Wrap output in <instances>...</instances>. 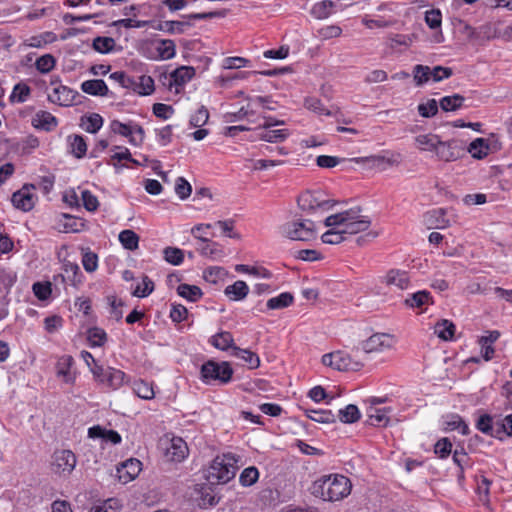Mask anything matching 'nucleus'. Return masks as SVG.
I'll use <instances>...</instances> for the list:
<instances>
[{"label":"nucleus","mask_w":512,"mask_h":512,"mask_svg":"<svg viewBox=\"0 0 512 512\" xmlns=\"http://www.w3.org/2000/svg\"><path fill=\"white\" fill-rule=\"evenodd\" d=\"M352 484L344 475L331 474L315 480L309 488L310 493L324 501H338L347 497Z\"/></svg>","instance_id":"1"},{"label":"nucleus","mask_w":512,"mask_h":512,"mask_svg":"<svg viewBox=\"0 0 512 512\" xmlns=\"http://www.w3.org/2000/svg\"><path fill=\"white\" fill-rule=\"evenodd\" d=\"M361 208H352L337 214L328 216L324 224L325 226L342 227L345 235H355L367 231L371 225V219L368 216L360 214Z\"/></svg>","instance_id":"2"},{"label":"nucleus","mask_w":512,"mask_h":512,"mask_svg":"<svg viewBox=\"0 0 512 512\" xmlns=\"http://www.w3.org/2000/svg\"><path fill=\"white\" fill-rule=\"evenodd\" d=\"M239 457L233 453L216 456L207 470V480L212 485L225 484L235 477Z\"/></svg>","instance_id":"3"},{"label":"nucleus","mask_w":512,"mask_h":512,"mask_svg":"<svg viewBox=\"0 0 512 512\" xmlns=\"http://www.w3.org/2000/svg\"><path fill=\"white\" fill-rule=\"evenodd\" d=\"M281 234L291 240L310 241L316 237L315 223L308 219H295L280 227Z\"/></svg>","instance_id":"4"},{"label":"nucleus","mask_w":512,"mask_h":512,"mask_svg":"<svg viewBox=\"0 0 512 512\" xmlns=\"http://www.w3.org/2000/svg\"><path fill=\"white\" fill-rule=\"evenodd\" d=\"M200 374L201 380L205 384H212L213 382L227 384L232 378L233 369L226 361L218 363L209 360L201 366Z\"/></svg>","instance_id":"5"},{"label":"nucleus","mask_w":512,"mask_h":512,"mask_svg":"<svg viewBox=\"0 0 512 512\" xmlns=\"http://www.w3.org/2000/svg\"><path fill=\"white\" fill-rule=\"evenodd\" d=\"M453 74V70L449 67L436 66L432 70L428 66L416 65L413 69L414 80L417 86L426 83L430 78L435 82L449 78Z\"/></svg>","instance_id":"6"},{"label":"nucleus","mask_w":512,"mask_h":512,"mask_svg":"<svg viewBox=\"0 0 512 512\" xmlns=\"http://www.w3.org/2000/svg\"><path fill=\"white\" fill-rule=\"evenodd\" d=\"M394 336L387 333H375L360 343L355 351L362 350L366 354L382 352L393 345Z\"/></svg>","instance_id":"7"},{"label":"nucleus","mask_w":512,"mask_h":512,"mask_svg":"<svg viewBox=\"0 0 512 512\" xmlns=\"http://www.w3.org/2000/svg\"><path fill=\"white\" fill-rule=\"evenodd\" d=\"M435 154L441 161H456L465 154L464 143L458 139H451L448 141H442L440 139Z\"/></svg>","instance_id":"8"},{"label":"nucleus","mask_w":512,"mask_h":512,"mask_svg":"<svg viewBox=\"0 0 512 512\" xmlns=\"http://www.w3.org/2000/svg\"><path fill=\"white\" fill-rule=\"evenodd\" d=\"M297 203L303 211H314L316 209L329 210L336 202L333 200H322L315 193L306 191L298 197Z\"/></svg>","instance_id":"9"},{"label":"nucleus","mask_w":512,"mask_h":512,"mask_svg":"<svg viewBox=\"0 0 512 512\" xmlns=\"http://www.w3.org/2000/svg\"><path fill=\"white\" fill-rule=\"evenodd\" d=\"M30 188H35L33 184H25L20 190L12 194V204L15 208L20 209L24 212H28L33 209L35 205V195L30 192Z\"/></svg>","instance_id":"10"},{"label":"nucleus","mask_w":512,"mask_h":512,"mask_svg":"<svg viewBox=\"0 0 512 512\" xmlns=\"http://www.w3.org/2000/svg\"><path fill=\"white\" fill-rule=\"evenodd\" d=\"M141 465L142 463L138 459L130 458L117 467L116 476L121 483L126 484L138 476L141 471Z\"/></svg>","instance_id":"11"},{"label":"nucleus","mask_w":512,"mask_h":512,"mask_svg":"<svg viewBox=\"0 0 512 512\" xmlns=\"http://www.w3.org/2000/svg\"><path fill=\"white\" fill-rule=\"evenodd\" d=\"M188 451L186 442L182 438L174 437L166 448L165 456L172 462H181L187 457Z\"/></svg>","instance_id":"12"},{"label":"nucleus","mask_w":512,"mask_h":512,"mask_svg":"<svg viewBox=\"0 0 512 512\" xmlns=\"http://www.w3.org/2000/svg\"><path fill=\"white\" fill-rule=\"evenodd\" d=\"M334 359V369L338 371H358L364 366L363 362L342 351L334 352Z\"/></svg>","instance_id":"13"},{"label":"nucleus","mask_w":512,"mask_h":512,"mask_svg":"<svg viewBox=\"0 0 512 512\" xmlns=\"http://www.w3.org/2000/svg\"><path fill=\"white\" fill-rule=\"evenodd\" d=\"M54 465L57 472L70 473L76 465V457L70 450H61L54 454Z\"/></svg>","instance_id":"14"},{"label":"nucleus","mask_w":512,"mask_h":512,"mask_svg":"<svg viewBox=\"0 0 512 512\" xmlns=\"http://www.w3.org/2000/svg\"><path fill=\"white\" fill-rule=\"evenodd\" d=\"M49 101L57 103L61 106H69L73 99V91L64 85H59L54 88L53 93L48 95Z\"/></svg>","instance_id":"15"},{"label":"nucleus","mask_w":512,"mask_h":512,"mask_svg":"<svg viewBox=\"0 0 512 512\" xmlns=\"http://www.w3.org/2000/svg\"><path fill=\"white\" fill-rule=\"evenodd\" d=\"M385 283L389 286H395L404 290L408 288L410 279L406 271L392 269L387 272L385 276Z\"/></svg>","instance_id":"16"},{"label":"nucleus","mask_w":512,"mask_h":512,"mask_svg":"<svg viewBox=\"0 0 512 512\" xmlns=\"http://www.w3.org/2000/svg\"><path fill=\"white\" fill-rule=\"evenodd\" d=\"M74 359L71 355H63L58 358L56 363V373L58 377H63L66 383H73L75 377L70 372Z\"/></svg>","instance_id":"17"},{"label":"nucleus","mask_w":512,"mask_h":512,"mask_svg":"<svg viewBox=\"0 0 512 512\" xmlns=\"http://www.w3.org/2000/svg\"><path fill=\"white\" fill-rule=\"evenodd\" d=\"M125 373L121 370L107 367L104 378L101 379V383L112 389H118L124 384Z\"/></svg>","instance_id":"18"},{"label":"nucleus","mask_w":512,"mask_h":512,"mask_svg":"<svg viewBox=\"0 0 512 512\" xmlns=\"http://www.w3.org/2000/svg\"><path fill=\"white\" fill-rule=\"evenodd\" d=\"M81 90L92 96H107L109 89L102 79H93L84 81L81 84Z\"/></svg>","instance_id":"19"},{"label":"nucleus","mask_w":512,"mask_h":512,"mask_svg":"<svg viewBox=\"0 0 512 512\" xmlns=\"http://www.w3.org/2000/svg\"><path fill=\"white\" fill-rule=\"evenodd\" d=\"M248 293L249 287L242 280H237L232 285H228L224 290V294L232 301H241L246 298Z\"/></svg>","instance_id":"20"},{"label":"nucleus","mask_w":512,"mask_h":512,"mask_svg":"<svg viewBox=\"0 0 512 512\" xmlns=\"http://www.w3.org/2000/svg\"><path fill=\"white\" fill-rule=\"evenodd\" d=\"M195 76V69L191 66H181L175 69L171 74L170 85L183 86Z\"/></svg>","instance_id":"21"},{"label":"nucleus","mask_w":512,"mask_h":512,"mask_svg":"<svg viewBox=\"0 0 512 512\" xmlns=\"http://www.w3.org/2000/svg\"><path fill=\"white\" fill-rule=\"evenodd\" d=\"M231 355L236 358L242 359L249 369H256L260 365V359L258 355L248 349L234 347Z\"/></svg>","instance_id":"22"},{"label":"nucleus","mask_w":512,"mask_h":512,"mask_svg":"<svg viewBox=\"0 0 512 512\" xmlns=\"http://www.w3.org/2000/svg\"><path fill=\"white\" fill-rule=\"evenodd\" d=\"M489 148L491 147L488 144V140L485 138H476L469 144L467 151L473 158L480 160L488 155Z\"/></svg>","instance_id":"23"},{"label":"nucleus","mask_w":512,"mask_h":512,"mask_svg":"<svg viewBox=\"0 0 512 512\" xmlns=\"http://www.w3.org/2000/svg\"><path fill=\"white\" fill-rule=\"evenodd\" d=\"M210 343L217 349L226 351L236 347L234 345V339L230 332L222 331L211 337Z\"/></svg>","instance_id":"24"},{"label":"nucleus","mask_w":512,"mask_h":512,"mask_svg":"<svg viewBox=\"0 0 512 512\" xmlns=\"http://www.w3.org/2000/svg\"><path fill=\"white\" fill-rule=\"evenodd\" d=\"M455 330L456 327L454 323L447 319L438 321L434 327V333L444 341L452 340Z\"/></svg>","instance_id":"25"},{"label":"nucleus","mask_w":512,"mask_h":512,"mask_svg":"<svg viewBox=\"0 0 512 512\" xmlns=\"http://www.w3.org/2000/svg\"><path fill=\"white\" fill-rule=\"evenodd\" d=\"M158 58L168 60L175 56L176 45L171 39H162L155 42Z\"/></svg>","instance_id":"26"},{"label":"nucleus","mask_w":512,"mask_h":512,"mask_svg":"<svg viewBox=\"0 0 512 512\" xmlns=\"http://www.w3.org/2000/svg\"><path fill=\"white\" fill-rule=\"evenodd\" d=\"M192 23L189 21H164L159 22L156 26H153L155 29L160 31H165L169 34L179 33L182 34L185 31L186 27L191 26Z\"/></svg>","instance_id":"27"},{"label":"nucleus","mask_w":512,"mask_h":512,"mask_svg":"<svg viewBox=\"0 0 512 512\" xmlns=\"http://www.w3.org/2000/svg\"><path fill=\"white\" fill-rule=\"evenodd\" d=\"M440 136L435 134H423L415 138L418 148L423 151L436 152Z\"/></svg>","instance_id":"28"},{"label":"nucleus","mask_w":512,"mask_h":512,"mask_svg":"<svg viewBox=\"0 0 512 512\" xmlns=\"http://www.w3.org/2000/svg\"><path fill=\"white\" fill-rule=\"evenodd\" d=\"M460 430L462 435L469 434V427L465 423V421L457 414L448 416L447 420L444 422V431H454Z\"/></svg>","instance_id":"29"},{"label":"nucleus","mask_w":512,"mask_h":512,"mask_svg":"<svg viewBox=\"0 0 512 512\" xmlns=\"http://www.w3.org/2000/svg\"><path fill=\"white\" fill-rule=\"evenodd\" d=\"M306 416L318 423L331 424L336 422V416L330 410H305Z\"/></svg>","instance_id":"30"},{"label":"nucleus","mask_w":512,"mask_h":512,"mask_svg":"<svg viewBox=\"0 0 512 512\" xmlns=\"http://www.w3.org/2000/svg\"><path fill=\"white\" fill-rule=\"evenodd\" d=\"M119 241L122 246L130 251L138 249L139 236L136 232L130 229L123 230L119 233Z\"/></svg>","instance_id":"31"},{"label":"nucleus","mask_w":512,"mask_h":512,"mask_svg":"<svg viewBox=\"0 0 512 512\" xmlns=\"http://www.w3.org/2000/svg\"><path fill=\"white\" fill-rule=\"evenodd\" d=\"M465 98L460 94L443 97L439 105L445 112L456 111L463 106Z\"/></svg>","instance_id":"32"},{"label":"nucleus","mask_w":512,"mask_h":512,"mask_svg":"<svg viewBox=\"0 0 512 512\" xmlns=\"http://www.w3.org/2000/svg\"><path fill=\"white\" fill-rule=\"evenodd\" d=\"M334 7H335V4H334L333 1H331V0H324V1L316 3L312 7L311 14L316 19H326V18H328L331 15L332 10H333Z\"/></svg>","instance_id":"33"},{"label":"nucleus","mask_w":512,"mask_h":512,"mask_svg":"<svg viewBox=\"0 0 512 512\" xmlns=\"http://www.w3.org/2000/svg\"><path fill=\"white\" fill-rule=\"evenodd\" d=\"M294 297L289 292H283L280 295L270 298L267 301V308L271 310L283 309L293 303Z\"/></svg>","instance_id":"34"},{"label":"nucleus","mask_w":512,"mask_h":512,"mask_svg":"<svg viewBox=\"0 0 512 512\" xmlns=\"http://www.w3.org/2000/svg\"><path fill=\"white\" fill-rule=\"evenodd\" d=\"M177 293L189 301L196 302L203 295L202 290L196 285L180 284Z\"/></svg>","instance_id":"35"},{"label":"nucleus","mask_w":512,"mask_h":512,"mask_svg":"<svg viewBox=\"0 0 512 512\" xmlns=\"http://www.w3.org/2000/svg\"><path fill=\"white\" fill-rule=\"evenodd\" d=\"M198 239L200 240V245L197 250L201 255L215 257L222 254V250L218 248V243L211 242L209 239L203 237H198Z\"/></svg>","instance_id":"36"},{"label":"nucleus","mask_w":512,"mask_h":512,"mask_svg":"<svg viewBox=\"0 0 512 512\" xmlns=\"http://www.w3.org/2000/svg\"><path fill=\"white\" fill-rule=\"evenodd\" d=\"M333 228L326 231L321 239L325 244H339L347 239L342 227L332 226Z\"/></svg>","instance_id":"37"},{"label":"nucleus","mask_w":512,"mask_h":512,"mask_svg":"<svg viewBox=\"0 0 512 512\" xmlns=\"http://www.w3.org/2000/svg\"><path fill=\"white\" fill-rule=\"evenodd\" d=\"M390 409H377L370 407L369 409V424L373 426H386L389 422V418L386 413L389 412Z\"/></svg>","instance_id":"38"},{"label":"nucleus","mask_w":512,"mask_h":512,"mask_svg":"<svg viewBox=\"0 0 512 512\" xmlns=\"http://www.w3.org/2000/svg\"><path fill=\"white\" fill-rule=\"evenodd\" d=\"M115 40L112 37L98 36L92 42V48L101 54H107L114 50Z\"/></svg>","instance_id":"39"},{"label":"nucleus","mask_w":512,"mask_h":512,"mask_svg":"<svg viewBox=\"0 0 512 512\" xmlns=\"http://www.w3.org/2000/svg\"><path fill=\"white\" fill-rule=\"evenodd\" d=\"M35 127L50 131L57 126V119L49 112L40 111L36 114Z\"/></svg>","instance_id":"40"},{"label":"nucleus","mask_w":512,"mask_h":512,"mask_svg":"<svg viewBox=\"0 0 512 512\" xmlns=\"http://www.w3.org/2000/svg\"><path fill=\"white\" fill-rule=\"evenodd\" d=\"M131 123L125 124L118 120H113L110 124L111 131L115 134L122 135L129 138V142L133 145H138L137 138L131 136Z\"/></svg>","instance_id":"41"},{"label":"nucleus","mask_w":512,"mask_h":512,"mask_svg":"<svg viewBox=\"0 0 512 512\" xmlns=\"http://www.w3.org/2000/svg\"><path fill=\"white\" fill-rule=\"evenodd\" d=\"M235 271L239 272V273H248L253 276L262 277V278H266V279H269L272 277V273L264 267H255V266L251 267V266L245 265V264H237L235 266Z\"/></svg>","instance_id":"42"},{"label":"nucleus","mask_w":512,"mask_h":512,"mask_svg":"<svg viewBox=\"0 0 512 512\" xmlns=\"http://www.w3.org/2000/svg\"><path fill=\"white\" fill-rule=\"evenodd\" d=\"M339 419L343 423H355L360 419V412L356 405L349 404L339 410Z\"/></svg>","instance_id":"43"},{"label":"nucleus","mask_w":512,"mask_h":512,"mask_svg":"<svg viewBox=\"0 0 512 512\" xmlns=\"http://www.w3.org/2000/svg\"><path fill=\"white\" fill-rule=\"evenodd\" d=\"M71 153L78 159L84 157L87 151V144L80 135L70 136Z\"/></svg>","instance_id":"44"},{"label":"nucleus","mask_w":512,"mask_h":512,"mask_svg":"<svg viewBox=\"0 0 512 512\" xmlns=\"http://www.w3.org/2000/svg\"><path fill=\"white\" fill-rule=\"evenodd\" d=\"M87 339L90 342L91 346H103L107 340L106 332L99 327L89 328L87 331Z\"/></svg>","instance_id":"45"},{"label":"nucleus","mask_w":512,"mask_h":512,"mask_svg":"<svg viewBox=\"0 0 512 512\" xmlns=\"http://www.w3.org/2000/svg\"><path fill=\"white\" fill-rule=\"evenodd\" d=\"M63 270L67 275V279L71 282L72 285L76 286L81 282V272L78 264L66 261L63 264Z\"/></svg>","instance_id":"46"},{"label":"nucleus","mask_w":512,"mask_h":512,"mask_svg":"<svg viewBox=\"0 0 512 512\" xmlns=\"http://www.w3.org/2000/svg\"><path fill=\"white\" fill-rule=\"evenodd\" d=\"M289 135L288 131L286 129H276V130H265L260 134V139L271 142V143H277L284 141L287 136Z\"/></svg>","instance_id":"47"},{"label":"nucleus","mask_w":512,"mask_h":512,"mask_svg":"<svg viewBox=\"0 0 512 512\" xmlns=\"http://www.w3.org/2000/svg\"><path fill=\"white\" fill-rule=\"evenodd\" d=\"M164 259L172 265H180L184 260L183 250L176 247H166L163 250Z\"/></svg>","instance_id":"48"},{"label":"nucleus","mask_w":512,"mask_h":512,"mask_svg":"<svg viewBox=\"0 0 512 512\" xmlns=\"http://www.w3.org/2000/svg\"><path fill=\"white\" fill-rule=\"evenodd\" d=\"M133 390L137 394V396H139L142 399L149 400L154 397V390L152 385L143 380L135 381L133 385Z\"/></svg>","instance_id":"49"},{"label":"nucleus","mask_w":512,"mask_h":512,"mask_svg":"<svg viewBox=\"0 0 512 512\" xmlns=\"http://www.w3.org/2000/svg\"><path fill=\"white\" fill-rule=\"evenodd\" d=\"M351 160L356 162V163H369V164H372V165H376V164L378 165L380 163H387L390 166L398 165V161L396 159L386 158V157L381 156V155H373V156H368V157H358V158H353Z\"/></svg>","instance_id":"50"},{"label":"nucleus","mask_w":512,"mask_h":512,"mask_svg":"<svg viewBox=\"0 0 512 512\" xmlns=\"http://www.w3.org/2000/svg\"><path fill=\"white\" fill-rule=\"evenodd\" d=\"M431 299L430 293L428 291H418L412 294L409 298L405 300V304L409 307H421L422 305L429 302Z\"/></svg>","instance_id":"51"},{"label":"nucleus","mask_w":512,"mask_h":512,"mask_svg":"<svg viewBox=\"0 0 512 512\" xmlns=\"http://www.w3.org/2000/svg\"><path fill=\"white\" fill-rule=\"evenodd\" d=\"M56 64V59L51 54H45L39 57L35 62V67L40 73L50 72Z\"/></svg>","instance_id":"52"},{"label":"nucleus","mask_w":512,"mask_h":512,"mask_svg":"<svg viewBox=\"0 0 512 512\" xmlns=\"http://www.w3.org/2000/svg\"><path fill=\"white\" fill-rule=\"evenodd\" d=\"M259 478L258 469L254 466L245 468L240 474L239 481L241 485L248 487L257 482Z\"/></svg>","instance_id":"53"},{"label":"nucleus","mask_w":512,"mask_h":512,"mask_svg":"<svg viewBox=\"0 0 512 512\" xmlns=\"http://www.w3.org/2000/svg\"><path fill=\"white\" fill-rule=\"evenodd\" d=\"M30 92H31V89L28 85H26L24 83H19L14 86L13 92L10 95V101L23 103L26 101Z\"/></svg>","instance_id":"54"},{"label":"nucleus","mask_w":512,"mask_h":512,"mask_svg":"<svg viewBox=\"0 0 512 512\" xmlns=\"http://www.w3.org/2000/svg\"><path fill=\"white\" fill-rule=\"evenodd\" d=\"M142 284H143L142 287H141V285H138L135 288V290L132 292L133 296L139 297V298H144L153 292L154 283L148 276H146V275L143 276Z\"/></svg>","instance_id":"55"},{"label":"nucleus","mask_w":512,"mask_h":512,"mask_svg":"<svg viewBox=\"0 0 512 512\" xmlns=\"http://www.w3.org/2000/svg\"><path fill=\"white\" fill-rule=\"evenodd\" d=\"M418 112L424 118H431L438 113V104L435 99H429L426 103L418 105Z\"/></svg>","instance_id":"56"},{"label":"nucleus","mask_w":512,"mask_h":512,"mask_svg":"<svg viewBox=\"0 0 512 512\" xmlns=\"http://www.w3.org/2000/svg\"><path fill=\"white\" fill-rule=\"evenodd\" d=\"M209 119V112L205 106H201L195 114L190 117V125L195 128L204 126Z\"/></svg>","instance_id":"57"},{"label":"nucleus","mask_w":512,"mask_h":512,"mask_svg":"<svg viewBox=\"0 0 512 512\" xmlns=\"http://www.w3.org/2000/svg\"><path fill=\"white\" fill-rule=\"evenodd\" d=\"M84 125H85V130L88 133L94 134L97 131H99L100 128L102 127L103 118L97 113H92L88 117H86V122L84 123Z\"/></svg>","instance_id":"58"},{"label":"nucleus","mask_w":512,"mask_h":512,"mask_svg":"<svg viewBox=\"0 0 512 512\" xmlns=\"http://www.w3.org/2000/svg\"><path fill=\"white\" fill-rule=\"evenodd\" d=\"M138 81L137 93L140 95H150L154 92V80L151 76L142 75Z\"/></svg>","instance_id":"59"},{"label":"nucleus","mask_w":512,"mask_h":512,"mask_svg":"<svg viewBox=\"0 0 512 512\" xmlns=\"http://www.w3.org/2000/svg\"><path fill=\"white\" fill-rule=\"evenodd\" d=\"M175 192L180 199H187L192 192L190 183L183 177H178L175 184Z\"/></svg>","instance_id":"60"},{"label":"nucleus","mask_w":512,"mask_h":512,"mask_svg":"<svg viewBox=\"0 0 512 512\" xmlns=\"http://www.w3.org/2000/svg\"><path fill=\"white\" fill-rule=\"evenodd\" d=\"M82 265L87 272H94L98 267L97 254L86 250L82 256Z\"/></svg>","instance_id":"61"},{"label":"nucleus","mask_w":512,"mask_h":512,"mask_svg":"<svg viewBox=\"0 0 512 512\" xmlns=\"http://www.w3.org/2000/svg\"><path fill=\"white\" fill-rule=\"evenodd\" d=\"M32 289H33L35 296L39 300H42V301L47 300L50 297L51 292H52L50 282H46V283L36 282L33 284Z\"/></svg>","instance_id":"62"},{"label":"nucleus","mask_w":512,"mask_h":512,"mask_svg":"<svg viewBox=\"0 0 512 512\" xmlns=\"http://www.w3.org/2000/svg\"><path fill=\"white\" fill-rule=\"evenodd\" d=\"M218 502L219 498L213 493L211 489H205L201 491V496L198 503L201 508L212 507Z\"/></svg>","instance_id":"63"},{"label":"nucleus","mask_w":512,"mask_h":512,"mask_svg":"<svg viewBox=\"0 0 512 512\" xmlns=\"http://www.w3.org/2000/svg\"><path fill=\"white\" fill-rule=\"evenodd\" d=\"M425 22L431 29H437L441 27L442 15L440 10L432 9L425 13Z\"/></svg>","instance_id":"64"}]
</instances>
